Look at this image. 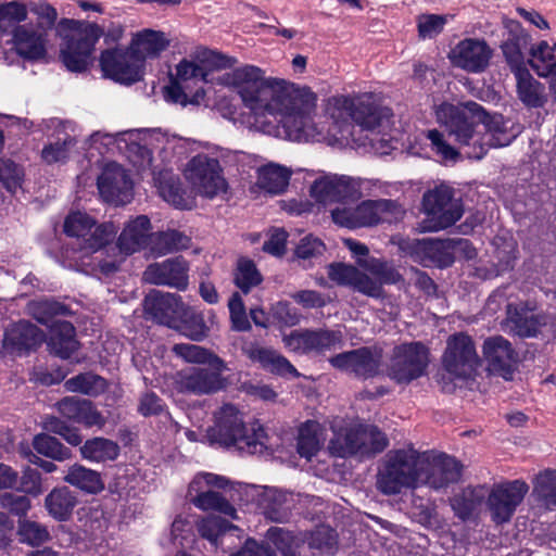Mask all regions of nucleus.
Returning a JSON list of instances; mask_svg holds the SVG:
<instances>
[{"label": "nucleus", "instance_id": "60", "mask_svg": "<svg viewBox=\"0 0 556 556\" xmlns=\"http://www.w3.org/2000/svg\"><path fill=\"white\" fill-rule=\"evenodd\" d=\"M337 185L338 175H324L312 184L309 188L311 197L324 205L336 203Z\"/></svg>", "mask_w": 556, "mask_h": 556}, {"label": "nucleus", "instance_id": "37", "mask_svg": "<svg viewBox=\"0 0 556 556\" xmlns=\"http://www.w3.org/2000/svg\"><path fill=\"white\" fill-rule=\"evenodd\" d=\"M507 325L518 337H535L542 327L540 318L530 309L509 304L507 306Z\"/></svg>", "mask_w": 556, "mask_h": 556}, {"label": "nucleus", "instance_id": "30", "mask_svg": "<svg viewBox=\"0 0 556 556\" xmlns=\"http://www.w3.org/2000/svg\"><path fill=\"white\" fill-rule=\"evenodd\" d=\"M12 40L16 53L26 60L39 61L47 55L48 35L30 24L17 25Z\"/></svg>", "mask_w": 556, "mask_h": 556}, {"label": "nucleus", "instance_id": "19", "mask_svg": "<svg viewBox=\"0 0 556 556\" xmlns=\"http://www.w3.org/2000/svg\"><path fill=\"white\" fill-rule=\"evenodd\" d=\"M285 345L292 352L323 353L341 346L343 343V333L340 330L330 329H304L294 330L283 338Z\"/></svg>", "mask_w": 556, "mask_h": 556}, {"label": "nucleus", "instance_id": "1", "mask_svg": "<svg viewBox=\"0 0 556 556\" xmlns=\"http://www.w3.org/2000/svg\"><path fill=\"white\" fill-rule=\"evenodd\" d=\"M435 117L447 135L466 149L469 159L481 160L490 148L506 147L516 137L507 130L502 115H489L475 101L443 102L435 108Z\"/></svg>", "mask_w": 556, "mask_h": 556}, {"label": "nucleus", "instance_id": "58", "mask_svg": "<svg viewBox=\"0 0 556 556\" xmlns=\"http://www.w3.org/2000/svg\"><path fill=\"white\" fill-rule=\"evenodd\" d=\"M30 12L36 16V26L35 29L42 30L48 35V31L51 30L58 20V11L54 7H52L46 0L40 1H31L27 5V12Z\"/></svg>", "mask_w": 556, "mask_h": 556}, {"label": "nucleus", "instance_id": "32", "mask_svg": "<svg viewBox=\"0 0 556 556\" xmlns=\"http://www.w3.org/2000/svg\"><path fill=\"white\" fill-rule=\"evenodd\" d=\"M530 41V35L521 27L520 23L510 22L508 37L503 41L501 48L511 71L525 67V51L528 49Z\"/></svg>", "mask_w": 556, "mask_h": 556}, {"label": "nucleus", "instance_id": "18", "mask_svg": "<svg viewBox=\"0 0 556 556\" xmlns=\"http://www.w3.org/2000/svg\"><path fill=\"white\" fill-rule=\"evenodd\" d=\"M225 369L213 367H189L177 371L174 377V387L180 393L194 395L213 394L225 388Z\"/></svg>", "mask_w": 556, "mask_h": 556}, {"label": "nucleus", "instance_id": "53", "mask_svg": "<svg viewBox=\"0 0 556 556\" xmlns=\"http://www.w3.org/2000/svg\"><path fill=\"white\" fill-rule=\"evenodd\" d=\"M65 389L70 392H78L90 396H97L106 390L104 378L91 374H79L65 381Z\"/></svg>", "mask_w": 556, "mask_h": 556}, {"label": "nucleus", "instance_id": "61", "mask_svg": "<svg viewBox=\"0 0 556 556\" xmlns=\"http://www.w3.org/2000/svg\"><path fill=\"white\" fill-rule=\"evenodd\" d=\"M17 534L22 543L30 546H38L50 540L47 527L33 520H20Z\"/></svg>", "mask_w": 556, "mask_h": 556}, {"label": "nucleus", "instance_id": "45", "mask_svg": "<svg viewBox=\"0 0 556 556\" xmlns=\"http://www.w3.org/2000/svg\"><path fill=\"white\" fill-rule=\"evenodd\" d=\"M172 351L187 363L207 364L213 368L226 369V364L220 357L200 345L177 343Z\"/></svg>", "mask_w": 556, "mask_h": 556}, {"label": "nucleus", "instance_id": "24", "mask_svg": "<svg viewBox=\"0 0 556 556\" xmlns=\"http://www.w3.org/2000/svg\"><path fill=\"white\" fill-rule=\"evenodd\" d=\"M483 354L491 374L511 380L517 368L518 354L511 343L502 336L488 338L483 343Z\"/></svg>", "mask_w": 556, "mask_h": 556}, {"label": "nucleus", "instance_id": "44", "mask_svg": "<svg viewBox=\"0 0 556 556\" xmlns=\"http://www.w3.org/2000/svg\"><path fill=\"white\" fill-rule=\"evenodd\" d=\"M83 458L103 463L115 460L119 455V446L116 442L105 438H93L87 440L80 447Z\"/></svg>", "mask_w": 556, "mask_h": 556}, {"label": "nucleus", "instance_id": "63", "mask_svg": "<svg viewBox=\"0 0 556 556\" xmlns=\"http://www.w3.org/2000/svg\"><path fill=\"white\" fill-rule=\"evenodd\" d=\"M337 186L336 203L346 206L345 204L356 202L362 197L359 182L349 176H338Z\"/></svg>", "mask_w": 556, "mask_h": 556}, {"label": "nucleus", "instance_id": "14", "mask_svg": "<svg viewBox=\"0 0 556 556\" xmlns=\"http://www.w3.org/2000/svg\"><path fill=\"white\" fill-rule=\"evenodd\" d=\"M185 175L202 197L213 199L227 191V181L218 160L206 154L193 156L187 164Z\"/></svg>", "mask_w": 556, "mask_h": 556}, {"label": "nucleus", "instance_id": "12", "mask_svg": "<svg viewBox=\"0 0 556 556\" xmlns=\"http://www.w3.org/2000/svg\"><path fill=\"white\" fill-rule=\"evenodd\" d=\"M429 364V350L421 342L394 346L388 366V376L397 383H409L425 375Z\"/></svg>", "mask_w": 556, "mask_h": 556}, {"label": "nucleus", "instance_id": "5", "mask_svg": "<svg viewBox=\"0 0 556 556\" xmlns=\"http://www.w3.org/2000/svg\"><path fill=\"white\" fill-rule=\"evenodd\" d=\"M327 114L338 125L342 138L354 136V128L374 131L381 126L387 111L377 106L371 94L365 93L356 97L336 96L328 100Z\"/></svg>", "mask_w": 556, "mask_h": 556}, {"label": "nucleus", "instance_id": "52", "mask_svg": "<svg viewBox=\"0 0 556 556\" xmlns=\"http://www.w3.org/2000/svg\"><path fill=\"white\" fill-rule=\"evenodd\" d=\"M191 58L198 63L206 79L210 72L232 67L237 62L233 58L203 47L197 48Z\"/></svg>", "mask_w": 556, "mask_h": 556}, {"label": "nucleus", "instance_id": "48", "mask_svg": "<svg viewBox=\"0 0 556 556\" xmlns=\"http://www.w3.org/2000/svg\"><path fill=\"white\" fill-rule=\"evenodd\" d=\"M177 329L193 341L203 340L208 332L204 316L202 313L184 304V313L179 314Z\"/></svg>", "mask_w": 556, "mask_h": 556}, {"label": "nucleus", "instance_id": "36", "mask_svg": "<svg viewBox=\"0 0 556 556\" xmlns=\"http://www.w3.org/2000/svg\"><path fill=\"white\" fill-rule=\"evenodd\" d=\"M292 172L280 164L269 162L257 168V186L273 194H279L286 190Z\"/></svg>", "mask_w": 556, "mask_h": 556}, {"label": "nucleus", "instance_id": "40", "mask_svg": "<svg viewBox=\"0 0 556 556\" xmlns=\"http://www.w3.org/2000/svg\"><path fill=\"white\" fill-rule=\"evenodd\" d=\"M486 493L488 490L484 485L468 486L451 498L452 509L458 518L469 519L482 504Z\"/></svg>", "mask_w": 556, "mask_h": 556}, {"label": "nucleus", "instance_id": "16", "mask_svg": "<svg viewBox=\"0 0 556 556\" xmlns=\"http://www.w3.org/2000/svg\"><path fill=\"white\" fill-rule=\"evenodd\" d=\"M528 492L529 485L520 479L493 484L486 493L492 520L497 525L510 521Z\"/></svg>", "mask_w": 556, "mask_h": 556}, {"label": "nucleus", "instance_id": "47", "mask_svg": "<svg viewBox=\"0 0 556 556\" xmlns=\"http://www.w3.org/2000/svg\"><path fill=\"white\" fill-rule=\"evenodd\" d=\"M534 501L546 509H556V471L545 470L534 480L532 490Z\"/></svg>", "mask_w": 556, "mask_h": 556}, {"label": "nucleus", "instance_id": "21", "mask_svg": "<svg viewBox=\"0 0 556 556\" xmlns=\"http://www.w3.org/2000/svg\"><path fill=\"white\" fill-rule=\"evenodd\" d=\"M143 280L156 286L185 290L189 283V263L182 256H175L150 264L143 271Z\"/></svg>", "mask_w": 556, "mask_h": 556}, {"label": "nucleus", "instance_id": "51", "mask_svg": "<svg viewBox=\"0 0 556 556\" xmlns=\"http://www.w3.org/2000/svg\"><path fill=\"white\" fill-rule=\"evenodd\" d=\"M357 265L375 277L372 279L379 283L381 289L382 285H393L402 279L401 274L392 264L380 258H358Z\"/></svg>", "mask_w": 556, "mask_h": 556}, {"label": "nucleus", "instance_id": "9", "mask_svg": "<svg viewBox=\"0 0 556 556\" xmlns=\"http://www.w3.org/2000/svg\"><path fill=\"white\" fill-rule=\"evenodd\" d=\"M422 211L426 218L419 224L421 232H437L446 229L459 220L464 210L454 189L441 184L422 195Z\"/></svg>", "mask_w": 556, "mask_h": 556}, {"label": "nucleus", "instance_id": "57", "mask_svg": "<svg viewBox=\"0 0 556 556\" xmlns=\"http://www.w3.org/2000/svg\"><path fill=\"white\" fill-rule=\"evenodd\" d=\"M197 529L203 539L217 546L218 538L227 531L237 530V527L220 517L210 516L201 519L197 523Z\"/></svg>", "mask_w": 556, "mask_h": 556}, {"label": "nucleus", "instance_id": "20", "mask_svg": "<svg viewBox=\"0 0 556 556\" xmlns=\"http://www.w3.org/2000/svg\"><path fill=\"white\" fill-rule=\"evenodd\" d=\"M421 455L420 485H428L438 490L460 479L462 465L454 457L445 454L433 457H430L427 453H421Z\"/></svg>", "mask_w": 556, "mask_h": 556}, {"label": "nucleus", "instance_id": "26", "mask_svg": "<svg viewBox=\"0 0 556 556\" xmlns=\"http://www.w3.org/2000/svg\"><path fill=\"white\" fill-rule=\"evenodd\" d=\"M492 50L484 40L467 38L459 41L450 52L452 63L467 72H482L489 64Z\"/></svg>", "mask_w": 556, "mask_h": 556}, {"label": "nucleus", "instance_id": "35", "mask_svg": "<svg viewBox=\"0 0 556 556\" xmlns=\"http://www.w3.org/2000/svg\"><path fill=\"white\" fill-rule=\"evenodd\" d=\"M258 506L263 515L274 522H285L292 509V500L279 490H266L260 497Z\"/></svg>", "mask_w": 556, "mask_h": 556}, {"label": "nucleus", "instance_id": "8", "mask_svg": "<svg viewBox=\"0 0 556 556\" xmlns=\"http://www.w3.org/2000/svg\"><path fill=\"white\" fill-rule=\"evenodd\" d=\"M405 215L404 207L395 200H366L355 207L338 206L331 210L336 224L348 228L371 227L381 223L399 222Z\"/></svg>", "mask_w": 556, "mask_h": 556}, {"label": "nucleus", "instance_id": "11", "mask_svg": "<svg viewBox=\"0 0 556 556\" xmlns=\"http://www.w3.org/2000/svg\"><path fill=\"white\" fill-rule=\"evenodd\" d=\"M64 232L78 240L79 249L90 254L105 247L114 238L117 229L112 223L96 224L87 213L73 212L64 220Z\"/></svg>", "mask_w": 556, "mask_h": 556}, {"label": "nucleus", "instance_id": "7", "mask_svg": "<svg viewBox=\"0 0 556 556\" xmlns=\"http://www.w3.org/2000/svg\"><path fill=\"white\" fill-rule=\"evenodd\" d=\"M422 455L413 447L389 451L379 467L377 488L386 495L420 486Z\"/></svg>", "mask_w": 556, "mask_h": 556}, {"label": "nucleus", "instance_id": "59", "mask_svg": "<svg viewBox=\"0 0 556 556\" xmlns=\"http://www.w3.org/2000/svg\"><path fill=\"white\" fill-rule=\"evenodd\" d=\"M262 276L255 264L248 258H240L235 271V283L243 292L248 293L253 287L260 285Z\"/></svg>", "mask_w": 556, "mask_h": 556}, {"label": "nucleus", "instance_id": "3", "mask_svg": "<svg viewBox=\"0 0 556 556\" xmlns=\"http://www.w3.org/2000/svg\"><path fill=\"white\" fill-rule=\"evenodd\" d=\"M316 94L307 87H285L277 102V110L268 111L267 115L280 116V124L286 137L292 141L320 140L323 130L313 121L316 109Z\"/></svg>", "mask_w": 556, "mask_h": 556}, {"label": "nucleus", "instance_id": "4", "mask_svg": "<svg viewBox=\"0 0 556 556\" xmlns=\"http://www.w3.org/2000/svg\"><path fill=\"white\" fill-rule=\"evenodd\" d=\"M207 438L211 443L235 446L242 453L253 455L263 452L266 434L258 424L247 428L237 407L226 404L215 413V424L207 429Z\"/></svg>", "mask_w": 556, "mask_h": 556}, {"label": "nucleus", "instance_id": "56", "mask_svg": "<svg viewBox=\"0 0 556 556\" xmlns=\"http://www.w3.org/2000/svg\"><path fill=\"white\" fill-rule=\"evenodd\" d=\"M266 539L280 551L282 556H300V541L292 532L278 527H271L266 532Z\"/></svg>", "mask_w": 556, "mask_h": 556}, {"label": "nucleus", "instance_id": "34", "mask_svg": "<svg viewBox=\"0 0 556 556\" xmlns=\"http://www.w3.org/2000/svg\"><path fill=\"white\" fill-rule=\"evenodd\" d=\"M168 43L164 33L144 29L135 35L129 49L142 66L146 58L157 56L167 48Z\"/></svg>", "mask_w": 556, "mask_h": 556}, {"label": "nucleus", "instance_id": "38", "mask_svg": "<svg viewBox=\"0 0 556 556\" xmlns=\"http://www.w3.org/2000/svg\"><path fill=\"white\" fill-rule=\"evenodd\" d=\"M517 79V92L520 101L529 108H541L546 99L544 86L532 77L526 67L513 71Z\"/></svg>", "mask_w": 556, "mask_h": 556}, {"label": "nucleus", "instance_id": "42", "mask_svg": "<svg viewBox=\"0 0 556 556\" xmlns=\"http://www.w3.org/2000/svg\"><path fill=\"white\" fill-rule=\"evenodd\" d=\"M64 481L90 494H97L104 489L100 473L79 464L68 468Z\"/></svg>", "mask_w": 556, "mask_h": 556}, {"label": "nucleus", "instance_id": "29", "mask_svg": "<svg viewBox=\"0 0 556 556\" xmlns=\"http://www.w3.org/2000/svg\"><path fill=\"white\" fill-rule=\"evenodd\" d=\"M328 277L336 283L351 287L365 295L371 298L381 296L379 283L353 265L332 263L328 266Z\"/></svg>", "mask_w": 556, "mask_h": 556}, {"label": "nucleus", "instance_id": "28", "mask_svg": "<svg viewBox=\"0 0 556 556\" xmlns=\"http://www.w3.org/2000/svg\"><path fill=\"white\" fill-rule=\"evenodd\" d=\"M45 340V333L29 321H18L7 328L2 349L8 354L21 355L35 350Z\"/></svg>", "mask_w": 556, "mask_h": 556}, {"label": "nucleus", "instance_id": "2", "mask_svg": "<svg viewBox=\"0 0 556 556\" xmlns=\"http://www.w3.org/2000/svg\"><path fill=\"white\" fill-rule=\"evenodd\" d=\"M220 83L232 88L241 98L245 108L253 114L266 116L268 111L277 110V100L285 87L290 84L265 77L264 71L255 65H243L225 73Z\"/></svg>", "mask_w": 556, "mask_h": 556}, {"label": "nucleus", "instance_id": "62", "mask_svg": "<svg viewBox=\"0 0 556 556\" xmlns=\"http://www.w3.org/2000/svg\"><path fill=\"white\" fill-rule=\"evenodd\" d=\"M24 177L23 169L13 161L0 159V181L4 188L14 193L22 186Z\"/></svg>", "mask_w": 556, "mask_h": 556}, {"label": "nucleus", "instance_id": "33", "mask_svg": "<svg viewBox=\"0 0 556 556\" xmlns=\"http://www.w3.org/2000/svg\"><path fill=\"white\" fill-rule=\"evenodd\" d=\"M48 346L52 354L66 359L78 349L75 327L65 320H58L51 326Z\"/></svg>", "mask_w": 556, "mask_h": 556}, {"label": "nucleus", "instance_id": "64", "mask_svg": "<svg viewBox=\"0 0 556 556\" xmlns=\"http://www.w3.org/2000/svg\"><path fill=\"white\" fill-rule=\"evenodd\" d=\"M446 24V17L439 14H422L418 16L417 26L421 38H433L439 35Z\"/></svg>", "mask_w": 556, "mask_h": 556}, {"label": "nucleus", "instance_id": "31", "mask_svg": "<svg viewBox=\"0 0 556 556\" xmlns=\"http://www.w3.org/2000/svg\"><path fill=\"white\" fill-rule=\"evenodd\" d=\"M150 219L139 215L130 220L117 239V247L125 255H130L146 248L149 241Z\"/></svg>", "mask_w": 556, "mask_h": 556}, {"label": "nucleus", "instance_id": "49", "mask_svg": "<svg viewBox=\"0 0 556 556\" xmlns=\"http://www.w3.org/2000/svg\"><path fill=\"white\" fill-rule=\"evenodd\" d=\"M151 250L157 255H165L175 251L188 249L190 237L181 231L168 229L153 235Z\"/></svg>", "mask_w": 556, "mask_h": 556}, {"label": "nucleus", "instance_id": "10", "mask_svg": "<svg viewBox=\"0 0 556 556\" xmlns=\"http://www.w3.org/2000/svg\"><path fill=\"white\" fill-rule=\"evenodd\" d=\"M388 445L387 435L378 427L358 425L336 433L329 442V450L337 457H370L381 453Z\"/></svg>", "mask_w": 556, "mask_h": 556}, {"label": "nucleus", "instance_id": "22", "mask_svg": "<svg viewBox=\"0 0 556 556\" xmlns=\"http://www.w3.org/2000/svg\"><path fill=\"white\" fill-rule=\"evenodd\" d=\"M100 66L105 77L130 85L140 79L141 65L129 50L108 49L101 52Z\"/></svg>", "mask_w": 556, "mask_h": 556}, {"label": "nucleus", "instance_id": "15", "mask_svg": "<svg viewBox=\"0 0 556 556\" xmlns=\"http://www.w3.org/2000/svg\"><path fill=\"white\" fill-rule=\"evenodd\" d=\"M442 365L454 378H472L480 365L472 339L463 332L451 336L446 341Z\"/></svg>", "mask_w": 556, "mask_h": 556}, {"label": "nucleus", "instance_id": "43", "mask_svg": "<svg viewBox=\"0 0 556 556\" xmlns=\"http://www.w3.org/2000/svg\"><path fill=\"white\" fill-rule=\"evenodd\" d=\"M157 189L160 195L169 204L177 208H190L191 199L182 189L181 182L178 177L165 173L161 174L157 178Z\"/></svg>", "mask_w": 556, "mask_h": 556}, {"label": "nucleus", "instance_id": "23", "mask_svg": "<svg viewBox=\"0 0 556 556\" xmlns=\"http://www.w3.org/2000/svg\"><path fill=\"white\" fill-rule=\"evenodd\" d=\"M98 189L104 201L124 205L132 199V181L117 163H109L98 177Z\"/></svg>", "mask_w": 556, "mask_h": 556}, {"label": "nucleus", "instance_id": "41", "mask_svg": "<svg viewBox=\"0 0 556 556\" xmlns=\"http://www.w3.org/2000/svg\"><path fill=\"white\" fill-rule=\"evenodd\" d=\"M529 63L541 77H556V45L541 41L530 49Z\"/></svg>", "mask_w": 556, "mask_h": 556}, {"label": "nucleus", "instance_id": "54", "mask_svg": "<svg viewBox=\"0 0 556 556\" xmlns=\"http://www.w3.org/2000/svg\"><path fill=\"white\" fill-rule=\"evenodd\" d=\"M34 450L48 458L63 462L72 457L71 448L64 446L58 439L48 433H38L33 439Z\"/></svg>", "mask_w": 556, "mask_h": 556}, {"label": "nucleus", "instance_id": "27", "mask_svg": "<svg viewBox=\"0 0 556 556\" xmlns=\"http://www.w3.org/2000/svg\"><path fill=\"white\" fill-rule=\"evenodd\" d=\"M53 140L43 147L41 157L47 164L64 163L70 159L71 150L77 143V126L70 121L55 122Z\"/></svg>", "mask_w": 556, "mask_h": 556}, {"label": "nucleus", "instance_id": "50", "mask_svg": "<svg viewBox=\"0 0 556 556\" xmlns=\"http://www.w3.org/2000/svg\"><path fill=\"white\" fill-rule=\"evenodd\" d=\"M28 313L40 324L48 325L55 316H67L70 307L50 298L34 300L27 305Z\"/></svg>", "mask_w": 556, "mask_h": 556}, {"label": "nucleus", "instance_id": "17", "mask_svg": "<svg viewBox=\"0 0 556 556\" xmlns=\"http://www.w3.org/2000/svg\"><path fill=\"white\" fill-rule=\"evenodd\" d=\"M382 349L378 346H362L339 353L329 358L330 365L357 378L369 379L381 372Z\"/></svg>", "mask_w": 556, "mask_h": 556}, {"label": "nucleus", "instance_id": "55", "mask_svg": "<svg viewBox=\"0 0 556 556\" xmlns=\"http://www.w3.org/2000/svg\"><path fill=\"white\" fill-rule=\"evenodd\" d=\"M191 502L201 510H215L236 518V508L218 492L201 491L191 498Z\"/></svg>", "mask_w": 556, "mask_h": 556}, {"label": "nucleus", "instance_id": "6", "mask_svg": "<svg viewBox=\"0 0 556 556\" xmlns=\"http://www.w3.org/2000/svg\"><path fill=\"white\" fill-rule=\"evenodd\" d=\"M63 45L60 59L71 72H84L93 62L96 43L104 35L103 28L96 23L62 18L59 22Z\"/></svg>", "mask_w": 556, "mask_h": 556}, {"label": "nucleus", "instance_id": "25", "mask_svg": "<svg viewBox=\"0 0 556 556\" xmlns=\"http://www.w3.org/2000/svg\"><path fill=\"white\" fill-rule=\"evenodd\" d=\"M143 308L148 318L157 324L176 328L179 314L184 313V302L175 293L153 290L146 295Z\"/></svg>", "mask_w": 556, "mask_h": 556}, {"label": "nucleus", "instance_id": "13", "mask_svg": "<svg viewBox=\"0 0 556 556\" xmlns=\"http://www.w3.org/2000/svg\"><path fill=\"white\" fill-rule=\"evenodd\" d=\"M469 247L465 239H415L403 249L414 262L424 267H448L454 263V250H466Z\"/></svg>", "mask_w": 556, "mask_h": 556}, {"label": "nucleus", "instance_id": "39", "mask_svg": "<svg viewBox=\"0 0 556 556\" xmlns=\"http://www.w3.org/2000/svg\"><path fill=\"white\" fill-rule=\"evenodd\" d=\"M76 505L77 498L67 486L54 488L45 498L47 511L59 521L67 520Z\"/></svg>", "mask_w": 556, "mask_h": 556}, {"label": "nucleus", "instance_id": "46", "mask_svg": "<svg viewBox=\"0 0 556 556\" xmlns=\"http://www.w3.org/2000/svg\"><path fill=\"white\" fill-rule=\"evenodd\" d=\"M321 447L320 426L307 420L301 425L298 433L296 451L301 457L309 460Z\"/></svg>", "mask_w": 556, "mask_h": 556}]
</instances>
